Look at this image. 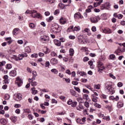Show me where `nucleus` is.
<instances>
[{"label": "nucleus", "instance_id": "f257e3e1", "mask_svg": "<svg viewBox=\"0 0 125 125\" xmlns=\"http://www.w3.org/2000/svg\"><path fill=\"white\" fill-rule=\"evenodd\" d=\"M25 14H31V17L32 18H38V19H41L42 18V15L38 13L37 11L34 10H27L25 13Z\"/></svg>", "mask_w": 125, "mask_h": 125}, {"label": "nucleus", "instance_id": "f03ea898", "mask_svg": "<svg viewBox=\"0 0 125 125\" xmlns=\"http://www.w3.org/2000/svg\"><path fill=\"white\" fill-rule=\"evenodd\" d=\"M105 87L111 94H113L115 93L114 88L112 87V85L111 84L110 82H107L105 84Z\"/></svg>", "mask_w": 125, "mask_h": 125}, {"label": "nucleus", "instance_id": "7ed1b4c3", "mask_svg": "<svg viewBox=\"0 0 125 125\" xmlns=\"http://www.w3.org/2000/svg\"><path fill=\"white\" fill-rule=\"evenodd\" d=\"M59 30V25H58L57 24H54L51 27V33H53V34H57Z\"/></svg>", "mask_w": 125, "mask_h": 125}, {"label": "nucleus", "instance_id": "20e7f679", "mask_svg": "<svg viewBox=\"0 0 125 125\" xmlns=\"http://www.w3.org/2000/svg\"><path fill=\"white\" fill-rule=\"evenodd\" d=\"M40 41L42 43L49 42V37L47 36H42L40 37Z\"/></svg>", "mask_w": 125, "mask_h": 125}, {"label": "nucleus", "instance_id": "39448f33", "mask_svg": "<svg viewBox=\"0 0 125 125\" xmlns=\"http://www.w3.org/2000/svg\"><path fill=\"white\" fill-rule=\"evenodd\" d=\"M104 70H105L104 64H103V63L100 62H98V71L100 72V74H101Z\"/></svg>", "mask_w": 125, "mask_h": 125}, {"label": "nucleus", "instance_id": "423d86ee", "mask_svg": "<svg viewBox=\"0 0 125 125\" xmlns=\"http://www.w3.org/2000/svg\"><path fill=\"white\" fill-rule=\"evenodd\" d=\"M90 20L92 23H97L99 20H100V18H99V16H97L96 17H92L90 18Z\"/></svg>", "mask_w": 125, "mask_h": 125}, {"label": "nucleus", "instance_id": "0eeeda50", "mask_svg": "<svg viewBox=\"0 0 125 125\" xmlns=\"http://www.w3.org/2000/svg\"><path fill=\"white\" fill-rule=\"evenodd\" d=\"M24 58V55L23 54L19 55L18 57L16 55L13 56V59L16 60V61H19V60H22Z\"/></svg>", "mask_w": 125, "mask_h": 125}, {"label": "nucleus", "instance_id": "6e6552de", "mask_svg": "<svg viewBox=\"0 0 125 125\" xmlns=\"http://www.w3.org/2000/svg\"><path fill=\"white\" fill-rule=\"evenodd\" d=\"M16 83H17L18 86H21L23 83V81L19 77L16 78Z\"/></svg>", "mask_w": 125, "mask_h": 125}, {"label": "nucleus", "instance_id": "1a4fd4ad", "mask_svg": "<svg viewBox=\"0 0 125 125\" xmlns=\"http://www.w3.org/2000/svg\"><path fill=\"white\" fill-rule=\"evenodd\" d=\"M50 63L52 65H56L58 63V60L55 58H52L50 60Z\"/></svg>", "mask_w": 125, "mask_h": 125}, {"label": "nucleus", "instance_id": "9d476101", "mask_svg": "<svg viewBox=\"0 0 125 125\" xmlns=\"http://www.w3.org/2000/svg\"><path fill=\"white\" fill-rule=\"evenodd\" d=\"M102 31L104 34L112 33V30L109 28H105L104 29H103Z\"/></svg>", "mask_w": 125, "mask_h": 125}, {"label": "nucleus", "instance_id": "9b49d317", "mask_svg": "<svg viewBox=\"0 0 125 125\" xmlns=\"http://www.w3.org/2000/svg\"><path fill=\"white\" fill-rule=\"evenodd\" d=\"M16 98H15L16 101H20L22 99V95L20 93H18L16 96Z\"/></svg>", "mask_w": 125, "mask_h": 125}, {"label": "nucleus", "instance_id": "f8f14e48", "mask_svg": "<svg viewBox=\"0 0 125 125\" xmlns=\"http://www.w3.org/2000/svg\"><path fill=\"white\" fill-rule=\"evenodd\" d=\"M66 22H67V20H66L65 19L61 18L60 19V23L62 25H64V24H66Z\"/></svg>", "mask_w": 125, "mask_h": 125}, {"label": "nucleus", "instance_id": "ddd939ff", "mask_svg": "<svg viewBox=\"0 0 125 125\" xmlns=\"http://www.w3.org/2000/svg\"><path fill=\"white\" fill-rule=\"evenodd\" d=\"M110 100H114L115 101H118L119 99H120V98L117 96L115 98L113 96H111L109 97Z\"/></svg>", "mask_w": 125, "mask_h": 125}, {"label": "nucleus", "instance_id": "4468645a", "mask_svg": "<svg viewBox=\"0 0 125 125\" xmlns=\"http://www.w3.org/2000/svg\"><path fill=\"white\" fill-rule=\"evenodd\" d=\"M54 43L57 46H60L61 45V42L60 41L58 40H54Z\"/></svg>", "mask_w": 125, "mask_h": 125}, {"label": "nucleus", "instance_id": "2eb2a0df", "mask_svg": "<svg viewBox=\"0 0 125 125\" xmlns=\"http://www.w3.org/2000/svg\"><path fill=\"white\" fill-rule=\"evenodd\" d=\"M78 38L80 43H83V36L82 35H79L78 36Z\"/></svg>", "mask_w": 125, "mask_h": 125}, {"label": "nucleus", "instance_id": "dca6fc26", "mask_svg": "<svg viewBox=\"0 0 125 125\" xmlns=\"http://www.w3.org/2000/svg\"><path fill=\"white\" fill-rule=\"evenodd\" d=\"M81 17L82 16L81 15V13L80 12H77L74 15V18H75L76 19H80Z\"/></svg>", "mask_w": 125, "mask_h": 125}, {"label": "nucleus", "instance_id": "f3484780", "mask_svg": "<svg viewBox=\"0 0 125 125\" xmlns=\"http://www.w3.org/2000/svg\"><path fill=\"white\" fill-rule=\"evenodd\" d=\"M100 2H96L94 3V7H97L98 5H100L102 2H103V0H100Z\"/></svg>", "mask_w": 125, "mask_h": 125}, {"label": "nucleus", "instance_id": "a211bd4d", "mask_svg": "<svg viewBox=\"0 0 125 125\" xmlns=\"http://www.w3.org/2000/svg\"><path fill=\"white\" fill-rule=\"evenodd\" d=\"M17 74V73H16V70H13L11 71L10 72V75L12 77H15Z\"/></svg>", "mask_w": 125, "mask_h": 125}, {"label": "nucleus", "instance_id": "6ab92c4d", "mask_svg": "<svg viewBox=\"0 0 125 125\" xmlns=\"http://www.w3.org/2000/svg\"><path fill=\"white\" fill-rule=\"evenodd\" d=\"M19 31H20V29H19V28H15L13 31V35L16 36L18 34V33H19Z\"/></svg>", "mask_w": 125, "mask_h": 125}, {"label": "nucleus", "instance_id": "aec40b11", "mask_svg": "<svg viewBox=\"0 0 125 125\" xmlns=\"http://www.w3.org/2000/svg\"><path fill=\"white\" fill-rule=\"evenodd\" d=\"M117 107L118 108H122V107H124V103L123 102H119L117 103Z\"/></svg>", "mask_w": 125, "mask_h": 125}, {"label": "nucleus", "instance_id": "412c9836", "mask_svg": "<svg viewBox=\"0 0 125 125\" xmlns=\"http://www.w3.org/2000/svg\"><path fill=\"white\" fill-rule=\"evenodd\" d=\"M77 100L79 103H83L84 102V100L81 97L78 98Z\"/></svg>", "mask_w": 125, "mask_h": 125}, {"label": "nucleus", "instance_id": "4be33fe9", "mask_svg": "<svg viewBox=\"0 0 125 125\" xmlns=\"http://www.w3.org/2000/svg\"><path fill=\"white\" fill-rule=\"evenodd\" d=\"M69 52L70 56H73L74 54V49L70 48Z\"/></svg>", "mask_w": 125, "mask_h": 125}, {"label": "nucleus", "instance_id": "5701e85b", "mask_svg": "<svg viewBox=\"0 0 125 125\" xmlns=\"http://www.w3.org/2000/svg\"><path fill=\"white\" fill-rule=\"evenodd\" d=\"M11 120L13 123H16V121H17V117L13 116L11 117Z\"/></svg>", "mask_w": 125, "mask_h": 125}, {"label": "nucleus", "instance_id": "b1692460", "mask_svg": "<svg viewBox=\"0 0 125 125\" xmlns=\"http://www.w3.org/2000/svg\"><path fill=\"white\" fill-rule=\"evenodd\" d=\"M36 88L35 87H33L31 88L32 90V94H37V93H38V90L35 89Z\"/></svg>", "mask_w": 125, "mask_h": 125}, {"label": "nucleus", "instance_id": "393cba45", "mask_svg": "<svg viewBox=\"0 0 125 125\" xmlns=\"http://www.w3.org/2000/svg\"><path fill=\"white\" fill-rule=\"evenodd\" d=\"M25 51L27 53H30V52L31 51V48H30L29 46H26L25 48Z\"/></svg>", "mask_w": 125, "mask_h": 125}, {"label": "nucleus", "instance_id": "a878e982", "mask_svg": "<svg viewBox=\"0 0 125 125\" xmlns=\"http://www.w3.org/2000/svg\"><path fill=\"white\" fill-rule=\"evenodd\" d=\"M105 108L108 110L109 112H111L113 110L112 105H106Z\"/></svg>", "mask_w": 125, "mask_h": 125}, {"label": "nucleus", "instance_id": "bb28decb", "mask_svg": "<svg viewBox=\"0 0 125 125\" xmlns=\"http://www.w3.org/2000/svg\"><path fill=\"white\" fill-rule=\"evenodd\" d=\"M59 6L60 8H61V9H65V5L62 3H60L59 4Z\"/></svg>", "mask_w": 125, "mask_h": 125}, {"label": "nucleus", "instance_id": "cd10ccee", "mask_svg": "<svg viewBox=\"0 0 125 125\" xmlns=\"http://www.w3.org/2000/svg\"><path fill=\"white\" fill-rule=\"evenodd\" d=\"M72 31H74V26H70L67 30V32H72Z\"/></svg>", "mask_w": 125, "mask_h": 125}, {"label": "nucleus", "instance_id": "c85d7f7f", "mask_svg": "<svg viewBox=\"0 0 125 125\" xmlns=\"http://www.w3.org/2000/svg\"><path fill=\"white\" fill-rule=\"evenodd\" d=\"M51 72L52 73H54V74H58V70L55 68H53L51 70Z\"/></svg>", "mask_w": 125, "mask_h": 125}, {"label": "nucleus", "instance_id": "c756f323", "mask_svg": "<svg viewBox=\"0 0 125 125\" xmlns=\"http://www.w3.org/2000/svg\"><path fill=\"white\" fill-rule=\"evenodd\" d=\"M0 122L1 124V125H6L7 124L6 120L5 119H2L0 120Z\"/></svg>", "mask_w": 125, "mask_h": 125}, {"label": "nucleus", "instance_id": "7c9ffc66", "mask_svg": "<svg viewBox=\"0 0 125 125\" xmlns=\"http://www.w3.org/2000/svg\"><path fill=\"white\" fill-rule=\"evenodd\" d=\"M80 30H81V27L80 26H75L73 29V32H75V31L78 32V31H80Z\"/></svg>", "mask_w": 125, "mask_h": 125}, {"label": "nucleus", "instance_id": "2f4dec72", "mask_svg": "<svg viewBox=\"0 0 125 125\" xmlns=\"http://www.w3.org/2000/svg\"><path fill=\"white\" fill-rule=\"evenodd\" d=\"M83 99L84 100V99L86 101L88 100V95L86 94H84L83 96Z\"/></svg>", "mask_w": 125, "mask_h": 125}, {"label": "nucleus", "instance_id": "473e14b6", "mask_svg": "<svg viewBox=\"0 0 125 125\" xmlns=\"http://www.w3.org/2000/svg\"><path fill=\"white\" fill-rule=\"evenodd\" d=\"M5 63H6L5 61L0 62V69L1 68V67H2V66H4V65H5Z\"/></svg>", "mask_w": 125, "mask_h": 125}, {"label": "nucleus", "instance_id": "72a5a7b5", "mask_svg": "<svg viewBox=\"0 0 125 125\" xmlns=\"http://www.w3.org/2000/svg\"><path fill=\"white\" fill-rule=\"evenodd\" d=\"M3 79L4 80H5V81H6L5 83H8V81H7V80H8V75L4 76Z\"/></svg>", "mask_w": 125, "mask_h": 125}, {"label": "nucleus", "instance_id": "f704fd0d", "mask_svg": "<svg viewBox=\"0 0 125 125\" xmlns=\"http://www.w3.org/2000/svg\"><path fill=\"white\" fill-rule=\"evenodd\" d=\"M62 80L63 81H65V82H66V83H70V82H71V80H70L69 78L66 79L63 78Z\"/></svg>", "mask_w": 125, "mask_h": 125}, {"label": "nucleus", "instance_id": "c9c22d12", "mask_svg": "<svg viewBox=\"0 0 125 125\" xmlns=\"http://www.w3.org/2000/svg\"><path fill=\"white\" fill-rule=\"evenodd\" d=\"M100 87H101V86L99 84H95L94 85V88L96 89H100Z\"/></svg>", "mask_w": 125, "mask_h": 125}, {"label": "nucleus", "instance_id": "e433bc0d", "mask_svg": "<svg viewBox=\"0 0 125 125\" xmlns=\"http://www.w3.org/2000/svg\"><path fill=\"white\" fill-rule=\"evenodd\" d=\"M77 123H78V124H80V125H83V121L81 119H77Z\"/></svg>", "mask_w": 125, "mask_h": 125}, {"label": "nucleus", "instance_id": "4c0bfd02", "mask_svg": "<svg viewBox=\"0 0 125 125\" xmlns=\"http://www.w3.org/2000/svg\"><path fill=\"white\" fill-rule=\"evenodd\" d=\"M35 80H36V77L33 76V77L31 79H28V82H29V83H32V82H34V81H35Z\"/></svg>", "mask_w": 125, "mask_h": 125}, {"label": "nucleus", "instance_id": "58836bf2", "mask_svg": "<svg viewBox=\"0 0 125 125\" xmlns=\"http://www.w3.org/2000/svg\"><path fill=\"white\" fill-rule=\"evenodd\" d=\"M12 68V66H11V64H6V69L7 70H9V69H11Z\"/></svg>", "mask_w": 125, "mask_h": 125}, {"label": "nucleus", "instance_id": "ea45409f", "mask_svg": "<svg viewBox=\"0 0 125 125\" xmlns=\"http://www.w3.org/2000/svg\"><path fill=\"white\" fill-rule=\"evenodd\" d=\"M31 83L32 86H36V85H38V83H37V82L33 81L32 82H31Z\"/></svg>", "mask_w": 125, "mask_h": 125}, {"label": "nucleus", "instance_id": "a19ab883", "mask_svg": "<svg viewBox=\"0 0 125 125\" xmlns=\"http://www.w3.org/2000/svg\"><path fill=\"white\" fill-rule=\"evenodd\" d=\"M84 86H85V87H87V88H88V89H90V90H91V91H93V88H92L91 87H90V86H88L86 84L84 85Z\"/></svg>", "mask_w": 125, "mask_h": 125}, {"label": "nucleus", "instance_id": "79ce46f5", "mask_svg": "<svg viewBox=\"0 0 125 125\" xmlns=\"http://www.w3.org/2000/svg\"><path fill=\"white\" fill-rule=\"evenodd\" d=\"M10 98V96L8 94H6L4 96L5 100H8Z\"/></svg>", "mask_w": 125, "mask_h": 125}, {"label": "nucleus", "instance_id": "37998d69", "mask_svg": "<svg viewBox=\"0 0 125 125\" xmlns=\"http://www.w3.org/2000/svg\"><path fill=\"white\" fill-rule=\"evenodd\" d=\"M77 102H72V103L71 104V107H76V106H77Z\"/></svg>", "mask_w": 125, "mask_h": 125}, {"label": "nucleus", "instance_id": "c03bdc74", "mask_svg": "<svg viewBox=\"0 0 125 125\" xmlns=\"http://www.w3.org/2000/svg\"><path fill=\"white\" fill-rule=\"evenodd\" d=\"M124 85V83H123L122 82H119L117 83V86L118 87H122Z\"/></svg>", "mask_w": 125, "mask_h": 125}, {"label": "nucleus", "instance_id": "a18cd8bd", "mask_svg": "<svg viewBox=\"0 0 125 125\" xmlns=\"http://www.w3.org/2000/svg\"><path fill=\"white\" fill-rule=\"evenodd\" d=\"M50 65V63H49V62H45V67L46 68H49Z\"/></svg>", "mask_w": 125, "mask_h": 125}, {"label": "nucleus", "instance_id": "49530a36", "mask_svg": "<svg viewBox=\"0 0 125 125\" xmlns=\"http://www.w3.org/2000/svg\"><path fill=\"white\" fill-rule=\"evenodd\" d=\"M29 27L33 29V28H35V27H36V25L33 23H29Z\"/></svg>", "mask_w": 125, "mask_h": 125}, {"label": "nucleus", "instance_id": "de8ad7c7", "mask_svg": "<svg viewBox=\"0 0 125 125\" xmlns=\"http://www.w3.org/2000/svg\"><path fill=\"white\" fill-rule=\"evenodd\" d=\"M70 93L73 96H76V91H74L73 90H70Z\"/></svg>", "mask_w": 125, "mask_h": 125}, {"label": "nucleus", "instance_id": "09e8293b", "mask_svg": "<svg viewBox=\"0 0 125 125\" xmlns=\"http://www.w3.org/2000/svg\"><path fill=\"white\" fill-rule=\"evenodd\" d=\"M84 105L86 108H88V107H89V103H88L87 102H85L84 103Z\"/></svg>", "mask_w": 125, "mask_h": 125}, {"label": "nucleus", "instance_id": "8fccbe9b", "mask_svg": "<svg viewBox=\"0 0 125 125\" xmlns=\"http://www.w3.org/2000/svg\"><path fill=\"white\" fill-rule=\"evenodd\" d=\"M60 12V11L59 10V9H57L54 12V15H56V14H59Z\"/></svg>", "mask_w": 125, "mask_h": 125}, {"label": "nucleus", "instance_id": "3c124183", "mask_svg": "<svg viewBox=\"0 0 125 125\" xmlns=\"http://www.w3.org/2000/svg\"><path fill=\"white\" fill-rule=\"evenodd\" d=\"M90 30L88 28H85L84 30H83V33H88L89 32Z\"/></svg>", "mask_w": 125, "mask_h": 125}, {"label": "nucleus", "instance_id": "603ef678", "mask_svg": "<svg viewBox=\"0 0 125 125\" xmlns=\"http://www.w3.org/2000/svg\"><path fill=\"white\" fill-rule=\"evenodd\" d=\"M115 57H116V56H115L114 54L109 55V59H114Z\"/></svg>", "mask_w": 125, "mask_h": 125}, {"label": "nucleus", "instance_id": "864d4df0", "mask_svg": "<svg viewBox=\"0 0 125 125\" xmlns=\"http://www.w3.org/2000/svg\"><path fill=\"white\" fill-rule=\"evenodd\" d=\"M94 106L95 107H96L97 108H101V105H100L98 104H96V103L94 104Z\"/></svg>", "mask_w": 125, "mask_h": 125}, {"label": "nucleus", "instance_id": "5fc2aeb1", "mask_svg": "<svg viewBox=\"0 0 125 125\" xmlns=\"http://www.w3.org/2000/svg\"><path fill=\"white\" fill-rule=\"evenodd\" d=\"M38 55L40 57H43V56H44V54L42 52H39Z\"/></svg>", "mask_w": 125, "mask_h": 125}, {"label": "nucleus", "instance_id": "6e6d98bb", "mask_svg": "<svg viewBox=\"0 0 125 125\" xmlns=\"http://www.w3.org/2000/svg\"><path fill=\"white\" fill-rule=\"evenodd\" d=\"M31 57L32 58H34L35 57V58H37L38 57V54H33L31 55Z\"/></svg>", "mask_w": 125, "mask_h": 125}, {"label": "nucleus", "instance_id": "4d7b16f0", "mask_svg": "<svg viewBox=\"0 0 125 125\" xmlns=\"http://www.w3.org/2000/svg\"><path fill=\"white\" fill-rule=\"evenodd\" d=\"M69 38L70 40H75V39H76V37H75V36L73 35H70L69 36Z\"/></svg>", "mask_w": 125, "mask_h": 125}, {"label": "nucleus", "instance_id": "13d9d810", "mask_svg": "<svg viewBox=\"0 0 125 125\" xmlns=\"http://www.w3.org/2000/svg\"><path fill=\"white\" fill-rule=\"evenodd\" d=\"M83 93H87L88 94H89V91L85 89H83Z\"/></svg>", "mask_w": 125, "mask_h": 125}, {"label": "nucleus", "instance_id": "bf43d9fd", "mask_svg": "<svg viewBox=\"0 0 125 125\" xmlns=\"http://www.w3.org/2000/svg\"><path fill=\"white\" fill-rule=\"evenodd\" d=\"M74 88H75L76 91H78L79 93L81 92V89H80V88L74 86Z\"/></svg>", "mask_w": 125, "mask_h": 125}, {"label": "nucleus", "instance_id": "052dcab7", "mask_svg": "<svg viewBox=\"0 0 125 125\" xmlns=\"http://www.w3.org/2000/svg\"><path fill=\"white\" fill-rule=\"evenodd\" d=\"M72 103H73V101L71 99L69 100L67 102L68 105H72Z\"/></svg>", "mask_w": 125, "mask_h": 125}, {"label": "nucleus", "instance_id": "680f3d73", "mask_svg": "<svg viewBox=\"0 0 125 125\" xmlns=\"http://www.w3.org/2000/svg\"><path fill=\"white\" fill-rule=\"evenodd\" d=\"M15 108H20L21 107V104H16L14 105Z\"/></svg>", "mask_w": 125, "mask_h": 125}, {"label": "nucleus", "instance_id": "e2e57ef3", "mask_svg": "<svg viewBox=\"0 0 125 125\" xmlns=\"http://www.w3.org/2000/svg\"><path fill=\"white\" fill-rule=\"evenodd\" d=\"M91 30L92 32H96V27L92 26L91 28Z\"/></svg>", "mask_w": 125, "mask_h": 125}, {"label": "nucleus", "instance_id": "0e129e2a", "mask_svg": "<svg viewBox=\"0 0 125 125\" xmlns=\"http://www.w3.org/2000/svg\"><path fill=\"white\" fill-rule=\"evenodd\" d=\"M33 77L36 78L37 77V72L36 71H32Z\"/></svg>", "mask_w": 125, "mask_h": 125}, {"label": "nucleus", "instance_id": "69168bd1", "mask_svg": "<svg viewBox=\"0 0 125 125\" xmlns=\"http://www.w3.org/2000/svg\"><path fill=\"white\" fill-rule=\"evenodd\" d=\"M109 76L113 80H116V77H115V76H114V75L109 74Z\"/></svg>", "mask_w": 125, "mask_h": 125}, {"label": "nucleus", "instance_id": "338daca9", "mask_svg": "<svg viewBox=\"0 0 125 125\" xmlns=\"http://www.w3.org/2000/svg\"><path fill=\"white\" fill-rule=\"evenodd\" d=\"M81 81L82 83H86V82H87V79H82Z\"/></svg>", "mask_w": 125, "mask_h": 125}, {"label": "nucleus", "instance_id": "774afa93", "mask_svg": "<svg viewBox=\"0 0 125 125\" xmlns=\"http://www.w3.org/2000/svg\"><path fill=\"white\" fill-rule=\"evenodd\" d=\"M52 103H55L56 104H57L58 102L56 100L53 99H52Z\"/></svg>", "mask_w": 125, "mask_h": 125}]
</instances>
